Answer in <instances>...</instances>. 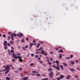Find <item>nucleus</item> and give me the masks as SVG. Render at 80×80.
<instances>
[{"label":"nucleus","instance_id":"f8f14e48","mask_svg":"<svg viewBox=\"0 0 80 80\" xmlns=\"http://www.w3.org/2000/svg\"><path fill=\"white\" fill-rule=\"evenodd\" d=\"M69 70H71L72 72H75V70L73 69H71V68H69Z\"/></svg>","mask_w":80,"mask_h":80},{"label":"nucleus","instance_id":"a878e982","mask_svg":"<svg viewBox=\"0 0 80 80\" xmlns=\"http://www.w3.org/2000/svg\"><path fill=\"white\" fill-rule=\"evenodd\" d=\"M22 49L24 50H27V49L26 48H25V47H23L22 48Z\"/></svg>","mask_w":80,"mask_h":80},{"label":"nucleus","instance_id":"4468645a","mask_svg":"<svg viewBox=\"0 0 80 80\" xmlns=\"http://www.w3.org/2000/svg\"><path fill=\"white\" fill-rule=\"evenodd\" d=\"M55 68L56 69H57L58 70H60V68H59V67H55Z\"/></svg>","mask_w":80,"mask_h":80},{"label":"nucleus","instance_id":"72a5a7b5","mask_svg":"<svg viewBox=\"0 0 80 80\" xmlns=\"http://www.w3.org/2000/svg\"><path fill=\"white\" fill-rule=\"evenodd\" d=\"M4 49H5V50H7V47L5 46L4 47Z\"/></svg>","mask_w":80,"mask_h":80},{"label":"nucleus","instance_id":"ddd939ff","mask_svg":"<svg viewBox=\"0 0 80 80\" xmlns=\"http://www.w3.org/2000/svg\"><path fill=\"white\" fill-rule=\"evenodd\" d=\"M32 73H38V72H37V71H32Z\"/></svg>","mask_w":80,"mask_h":80},{"label":"nucleus","instance_id":"6ab92c4d","mask_svg":"<svg viewBox=\"0 0 80 80\" xmlns=\"http://www.w3.org/2000/svg\"><path fill=\"white\" fill-rule=\"evenodd\" d=\"M6 80H10V78L8 77H7L6 78Z\"/></svg>","mask_w":80,"mask_h":80},{"label":"nucleus","instance_id":"dca6fc26","mask_svg":"<svg viewBox=\"0 0 80 80\" xmlns=\"http://www.w3.org/2000/svg\"><path fill=\"white\" fill-rule=\"evenodd\" d=\"M65 77V76H64V75H62L60 76V78H61V79H63V77Z\"/></svg>","mask_w":80,"mask_h":80},{"label":"nucleus","instance_id":"052dcab7","mask_svg":"<svg viewBox=\"0 0 80 80\" xmlns=\"http://www.w3.org/2000/svg\"><path fill=\"white\" fill-rule=\"evenodd\" d=\"M55 48L57 50H59V49H58V48Z\"/></svg>","mask_w":80,"mask_h":80},{"label":"nucleus","instance_id":"58836bf2","mask_svg":"<svg viewBox=\"0 0 80 80\" xmlns=\"http://www.w3.org/2000/svg\"><path fill=\"white\" fill-rule=\"evenodd\" d=\"M32 48V46H30L29 48V49H31Z\"/></svg>","mask_w":80,"mask_h":80},{"label":"nucleus","instance_id":"e2e57ef3","mask_svg":"<svg viewBox=\"0 0 80 80\" xmlns=\"http://www.w3.org/2000/svg\"><path fill=\"white\" fill-rule=\"evenodd\" d=\"M9 66L10 67H12V65L11 64L9 65Z\"/></svg>","mask_w":80,"mask_h":80},{"label":"nucleus","instance_id":"2f4dec72","mask_svg":"<svg viewBox=\"0 0 80 80\" xmlns=\"http://www.w3.org/2000/svg\"><path fill=\"white\" fill-rule=\"evenodd\" d=\"M39 42L41 43L42 44H43V42L41 41H39Z\"/></svg>","mask_w":80,"mask_h":80},{"label":"nucleus","instance_id":"13d9d810","mask_svg":"<svg viewBox=\"0 0 80 80\" xmlns=\"http://www.w3.org/2000/svg\"><path fill=\"white\" fill-rule=\"evenodd\" d=\"M77 69L78 70H80V68H77Z\"/></svg>","mask_w":80,"mask_h":80},{"label":"nucleus","instance_id":"bb28decb","mask_svg":"<svg viewBox=\"0 0 80 80\" xmlns=\"http://www.w3.org/2000/svg\"><path fill=\"white\" fill-rule=\"evenodd\" d=\"M21 42L22 43H24V42H25V41L24 40V39H22V40H21Z\"/></svg>","mask_w":80,"mask_h":80},{"label":"nucleus","instance_id":"20e7f679","mask_svg":"<svg viewBox=\"0 0 80 80\" xmlns=\"http://www.w3.org/2000/svg\"><path fill=\"white\" fill-rule=\"evenodd\" d=\"M11 36L12 40L13 41H14V35H13V34H11Z\"/></svg>","mask_w":80,"mask_h":80},{"label":"nucleus","instance_id":"09e8293b","mask_svg":"<svg viewBox=\"0 0 80 80\" xmlns=\"http://www.w3.org/2000/svg\"><path fill=\"white\" fill-rule=\"evenodd\" d=\"M3 72L4 71L2 70H0V72Z\"/></svg>","mask_w":80,"mask_h":80},{"label":"nucleus","instance_id":"ea45409f","mask_svg":"<svg viewBox=\"0 0 80 80\" xmlns=\"http://www.w3.org/2000/svg\"><path fill=\"white\" fill-rule=\"evenodd\" d=\"M36 42V40H34L32 42L33 43H35Z\"/></svg>","mask_w":80,"mask_h":80},{"label":"nucleus","instance_id":"7c9ffc66","mask_svg":"<svg viewBox=\"0 0 80 80\" xmlns=\"http://www.w3.org/2000/svg\"><path fill=\"white\" fill-rule=\"evenodd\" d=\"M10 42L11 44H13V41H11Z\"/></svg>","mask_w":80,"mask_h":80},{"label":"nucleus","instance_id":"774afa93","mask_svg":"<svg viewBox=\"0 0 80 80\" xmlns=\"http://www.w3.org/2000/svg\"><path fill=\"white\" fill-rule=\"evenodd\" d=\"M25 48H28V45H26V46H25Z\"/></svg>","mask_w":80,"mask_h":80},{"label":"nucleus","instance_id":"f03ea898","mask_svg":"<svg viewBox=\"0 0 80 80\" xmlns=\"http://www.w3.org/2000/svg\"><path fill=\"white\" fill-rule=\"evenodd\" d=\"M49 75V77L51 78H53V72H51L50 73H48Z\"/></svg>","mask_w":80,"mask_h":80},{"label":"nucleus","instance_id":"aec40b11","mask_svg":"<svg viewBox=\"0 0 80 80\" xmlns=\"http://www.w3.org/2000/svg\"><path fill=\"white\" fill-rule=\"evenodd\" d=\"M61 69L62 70H64L63 66L62 65H61Z\"/></svg>","mask_w":80,"mask_h":80},{"label":"nucleus","instance_id":"de8ad7c7","mask_svg":"<svg viewBox=\"0 0 80 80\" xmlns=\"http://www.w3.org/2000/svg\"><path fill=\"white\" fill-rule=\"evenodd\" d=\"M36 54H38L39 53H40V52H36Z\"/></svg>","mask_w":80,"mask_h":80},{"label":"nucleus","instance_id":"9d476101","mask_svg":"<svg viewBox=\"0 0 80 80\" xmlns=\"http://www.w3.org/2000/svg\"><path fill=\"white\" fill-rule=\"evenodd\" d=\"M10 71V69H8L7 71L5 72V74H7L9 72V71Z\"/></svg>","mask_w":80,"mask_h":80},{"label":"nucleus","instance_id":"f704fd0d","mask_svg":"<svg viewBox=\"0 0 80 80\" xmlns=\"http://www.w3.org/2000/svg\"><path fill=\"white\" fill-rule=\"evenodd\" d=\"M8 47H10V46H11V44H10L9 43H8Z\"/></svg>","mask_w":80,"mask_h":80},{"label":"nucleus","instance_id":"39448f33","mask_svg":"<svg viewBox=\"0 0 80 80\" xmlns=\"http://www.w3.org/2000/svg\"><path fill=\"white\" fill-rule=\"evenodd\" d=\"M23 34L22 33L19 34V37H23Z\"/></svg>","mask_w":80,"mask_h":80},{"label":"nucleus","instance_id":"0e129e2a","mask_svg":"<svg viewBox=\"0 0 80 80\" xmlns=\"http://www.w3.org/2000/svg\"><path fill=\"white\" fill-rule=\"evenodd\" d=\"M48 64L49 65H52V63H51V62H48Z\"/></svg>","mask_w":80,"mask_h":80},{"label":"nucleus","instance_id":"79ce46f5","mask_svg":"<svg viewBox=\"0 0 80 80\" xmlns=\"http://www.w3.org/2000/svg\"><path fill=\"white\" fill-rule=\"evenodd\" d=\"M12 62H15V59H12Z\"/></svg>","mask_w":80,"mask_h":80},{"label":"nucleus","instance_id":"e433bc0d","mask_svg":"<svg viewBox=\"0 0 80 80\" xmlns=\"http://www.w3.org/2000/svg\"><path fill=\"white\" fill-rule=\"evenodd\" d=\"M39 62L40 63H43V61L42 60L39 61Z\"/></svg>","mask_w":80,"mask_h":80},{"label":"nucleus","instance_id":"4d7b16f0","mask_svg":"<svg viewBox=\"0 0 80 80\" xmlns=\"http://www.w3.org/2000/svg\"><path fill=\"white\" fill-rule=\"evenodd\" d=\"M42 65H43V66H44V67H45V66H46V64H42Z\"/></svg>","mask_w":80,"mask_h":80},{"label":"nucleus","instance_id":"423d86ee","mask_svg":"<svg viewBox=\"0 0 80 80\" xmlns=\"http://www.w3.org/2000/svg\"><path fill=\"white\" fill-rule=\"evenodd\" d=\"M3 45L4 46H7V42L6 41H5L4 42Z\"/></svg>","mask_w":80,"mask_h":80},{"label":"nucleus","instance_id":"4c0bfd02","mask_svg":"<svg viewBox=\"0 0 80 80\" xmlns=\"http://www.w3.org/2000/svg\"><path fill=\"white\" fill-rule=\"evenodd\" d=\"M57 80H60V77L57 78Z\"/></svg>","mask_w":80,"mask_h":80},{"label":"nucleus","instance_id":"bf43d9fd","mask_svg":"<svg viewBox=\"0 0 80 80\" xmlns=\"http://www.w3.org/2000/svg\"><path fill=\"white\" fill-rule=\"evenodd\" d=\"M26 40H27V41H28V38H26Z\"/></svg>","mask_w":80,"mask_h":80},{"label":"nucleus","instance_id":"5fc2aeb1","mask_svg":"<svg viewBox=\"0 0 80 80\" xmlns=\"http://www.w3.org/2000/svg\"><path fill=\"white\" fill-rule=\"evenodd\" d=\"M39 50H39V49H36V51H37V52H38V51H39Z\"/></svg>","mask_w":80,"mask_h":80},{"label":"nucleus","instance_id":"69168bd1","mask_svg":"<svg viewBox=\"0 0 80 80\" xmlns=\"http://www.w3.org/2000/svg\"><path fill=\"white\" fill-rule=\"evenodd\" d=\"M33 65H34V64L33 63H32L31 64V66H33Z\"/></svg>","mask_w":80,"mask_h":80},{"label":"nucleus","instance_id":"473e14b6","mask_svg":"<svg viewBox=\"0 0 80 80\" xmlns=\"http://www.w3.org/2000/svg\"><path fill=\"white\" fill-rule=\"evenodd\" d=\"M13 34L14 37H17V34H15V33L14 32V33H13Z\"/></svg>","mask_w":80,"mask_h":80},{"label":"nucleus","instance_id":"6e6552de","mask_svg":"<svg viewBox=\"0 0 80 80\" xmlns=\"http://www.w3.org/2000/svg\"><path fill=\"white\" fill-rule=\"evenodd\" d=\"M28 77H25L22 78V80H28Z\"/></svg>","mask_w":80,"mask_h":80},{"label":"nucleus","instance_id":"680f3d73","mask_svg":"<svg viewBox=\"0 0 80 80\" xmlns=\"http://www.w3.org/2000/svg\"><path fill=\"white\" fill-rule=\"evenodd\" d=\"M8 34L9 35H10V34H11V32H8Z\"/></svg>","mask_w":80,"mask_h":80},{"label":"nucleus","instance_id":"338daca9","mask_svg":"<svg viewBox=\"0 0 80 80\" xmlns=\"http://www.w3.org/2000/svg\"><path fill=\"white\" fill-rule=\"evenodd\" d=\"M75 78H78V76H75Z\"/></svg>","mask_w":80,"mask_h":80},{"label":"nucleus","instance_id":"a18cd8bd","mask_svg":"<svg viewBox=\"0 0 80 80\" xmlns=\"http://www.w3.org/2000/svg\"><path fill=\"white\" fill-rule=\"evenodd\" d=\"M44 55H45V56H47V53H45Z\"/></svg>","mask_w":80,"mask_h":80},{"label":"nucleus","instance_id":"3c124183","mask_svg":"<svg viewBox=\"0 0 80 80\" xmlns=\"http://www.w3.org/2000/svg\"><path fill=\"white\" fill-rule=\"evenodd\" d=\"M60 67V65L58 64L57 65V67Z\"/></svg>","mask_w":80,"mask_h":80},{"label":"nucleus","instance_id":"5701e85b","mask_svg":"<svg viewBox=\"0 0 80 80\" xmlns=\"http://www.w3.org/2000/svg\"><path fill=\"white\" fill-rule=\"evenodd\" d=\"M18 70H20V71H22V68H18Z\"/></svg>","mask_w":80,"mask_h":80},{"label":"nucleus","instance_id":"6e6d98bb","mask_svg":"<svg viewBox=\"0 0 80 80\" xmlns=\"http://www.w3.org/2000/svg\"><path fill=\"white\" fill-rule=\"evenodd\" d=\"M39 76H40V74H38L37 75V77H39Z\"/></svg>","mask_w":80,"mask_h":80},{"label":"nucleus","instance_id":"0eeeda50","mask_svg":"<svg viewBox=\"0 0 80 80\" xmlns=\"http://www.w3.org/2000/svg\"><path fill=\"white\" fill-rule=\"evenodd\" d=\"M14 50H11V53H10V52H8V54H9V55H12V53H14Z\"/></svg>","mask_w":80,"mask_h":80},{"label":"nucleus","instance_id":"864d4df0","mask_svg":"<svg viewBox=\"0 0 80 80\" xmlns=\"http://www.w3.org/2000/svg\"><path fill=\"white\" fill-rule=\"evenodd\" d=\"M8 40H10V38H10V37H8Z\"/></svg>","mask_w":80,"mask_h":80},{"label":"nucleus","instance_id":"a211bd4d","mask_svg":"<svg viewBox=\"0 0 80 80\" xmlns=\"http://www.w3.org/2000/svg\"><path fill=\"white\" fill-rule=\"evenodd\" d=\"M58 52L63 53V51L62 49H60L59 51Z\"/></svg>","mask_w":80,"mask_h":80},{"label":"nucleus","instance_id":"c03bdc74","mask_svg":"<svg viewBox=\"0 0 80 80\" xmlns=\"http://www.w3.org/2000/svg\"><path fill=\"white\" fill-rule=\"evenodd\" d=\"M2 36L3 37H6V35H5V34H3V35H2Z\"/></svg>","mask_w":80,"mask_h":80},{"label":"nucleus","instance_id":"9b49d317","mask_svg":"<svg viewBox=\"0 0 80 80\" xmlns=\"http://www.w3.org/2000/svg\"><path fill=\"white\" fill-rule=\"evenodd\" d=\"M71 77V76L70 75H68V76L66 77L67 79L68 80Z\"/></svg>","mask_w":80,"mask_h":80},{"label":"nucleus","instance_id":"a19ab883","mask_svg":"<svg viewBox=\"0 0 80 80\" xmlns=\"http://www.w3.org/2000/svg\"><path fill=\"white\" fill-rule=\"evenodd\" d=\"M35 58H37L38 57V55H36L35 56Z\"/></svg>","mask_w":80,"mask_h":80},{"label":"nucleus","instance_id":"4be33fe9","mask_svg":"<svg viewBox=\"0 0 80 80\" xmlns=\"http://www.w3.org/2000/svg\"><path fill=\"white\" fill-rule=\"evenodd\" d=\"M52 68H49L48 69V71H49V72H52Z\"/></svg>","mask_w":80,"mask_h":80},{"label":"nucleus","instance_id":"603ef678","mask_svg":"<svg viewBox=\"0 0 80 80\" xmlns=\"http://www.w3.org/2000/svg\"><path fill=\"white\" fill-rule=\"evenodd\" d=\"M70 57H71V58H73V55H71Z\"/></svg>","mask_w":80,"mask_h":80},{"label":"nucleus","instance_id":"412c9836","mask_svg":"<svg viewBox=\"0 0 80 80\" xmlns=\"http://www.w3.org/2000/svg\"><path fill=\"white\" fill-rule=\"evenodd\" d=\"M40 43H38V44H37V48H38L39 47H40Z\"/></svg>","mask_w":80,"mask_h":80},{"label":"nucleus","instance_id":"c85d7f7f","mask_svg":"<svg viewBox=\"0 0 80 80\" xmlns=\"http://www.w3.org/2000/svg\"><path fill=\"white\" fill-rule=\"evenodd\" d=\"M48 80V78H46L42 79V80Z\"/></svg>","mask_w":80,"mask_h":80},{"label":"nucleus","instance_id":"b1692460","mask_svg":"<svg viewBox=\"0 0 80 80\" xmlns=\"http://www.w3.org/2000/svg\"><path fill=\"white\" fill-rule=\"evenodd\" d=\"M50 60L51 61H53V59L51 57L50 58Z\"/></svg>","mask_w":80,"mask_h":80},{"label":"nucleus","instance_id":"f3484780","mask_svg":"<svg viewBox=\"0 0 80 80\" xmlns=\"http://www.w3.org/2000/svg\"><path fill=\"white\" fill-rule=\"evenodd\" d=\"M41 53L42 54V55H44V54L45 53V52H44V51H43V50H41Z\"/></svg>","mask_w":80,"mask_h":80},{"label":"nucleus","instance_id":"49530a36","mask_svg":"<svg viewBox=\"0 0 80 80\" xmlns=\"http://www.w3.org/2000/svg\"><path fill=\"white\" fill-rule=\"evenodd\" d=\"M79 62V61H78V60H76L75 61V62L76 63H78Z\"/></svg>","mask_w":80,"mask_h":80},{"label":"nucleus","instance_id":"1a4fd4ad","mask_svg":"<svg viewBox=\"0 0 80 80\" xmlns=\"http://www.w3.org/2000/svg\"><path fill=\"white\" fill-rule=\"evenodd\" d=\"M62 64L64 65V67H68V65H67V64L65 63H63Z\"/></svg>","mask_w":80,"mask_h":80},{"label":"nucleus","instance_id":"c756f323","mask_svg":"<svg viewBox=\"0 0 80 80\" xmlns=\"http://www.w3.org/2000/svg\"><path fill=\"white\" fill-rule=\"evenodd\" d=\"M56 62L57 64H58L59 63V62L58 60L56 61Z\"/></svg>","mask_w":80,"mask_h":80},{"label":"nucleus","instance_id":"f257e3e1","mask_svg":"<svg viewBox=\"0 0 80 80\" xmlns=\"http://www.w3.org/2000/svg\"><path fill=\"white\" fill-rule=\"evenodd\" d=\"M12 55L14 58H15L16 60H17V59L18 58V61H20V62H23V59L22 58V57L20 56V53H18L16 55L15 54H13ZM16 55H17L18 56H16Z\"/></svg>","mask_w":80,"mask_h":80},{"label":"nucleus","instance_id":"8fccbe9b","mask_svg":"<svg viewBox=\"0 0 80 80\" xmlns=\"http://www.w3.org/2000/svg\"><path fill=\"white\" fill-rule=\"evenodd\" d=\"M57 74H56V75H59V74H60V73H59V72H57Z\"/></svg>","mask_w":80,"mask_h":80},{"label":"nucleus","instance_id":"cd10ccee","mask_svg":"<svg viewBox=\"0 0 80 80\" xmlns=\"http://www.w3.org/2000/svg\"><path fill=\"white\" fill-rule=\"evenodd\" d=\"M68 59H70V58L69 57L65 58V60H67Z\"/></svg>","mask_w":80,"mask_h":80},{"label":"nucleus","instance_id":"c9c22d12","mask_svg":"<svg viewBox=\"0 0 80 80\" xmlns=\"http://www.w3.org/2000/svg\"><path fill=\"white\" fill-rule=\"evenodd\" d=\"M30 46H32V45H33V43H31L30 44Z\"/></svg>","mask_w":80,"mask_h":80},{"label":"nucleus","instance_id":"7ed1b4c3","mask_svg":"<svg viewBox=\"0 0 80 80\" xmlns=\"http://www.w3.org/2000/svg\"><path fill=\"white\" fill-rule=\"evenodd\" d=\"M8 69H10V68L9 65H7L6 67L5 68V69L3 70V71L5 72V71H6V70H8Z\"/></svg>","mask_w":80,"mask_h":80},{"label":"nucleus","instance_id":"2eb2a0df","mask_svg":"<svg viewBox=\"0 0 80 80\" xmlns=\"http://www.w3.org/2000/svg\"><path fill=\"white\" fill-rule=\"evenodd\" d=\"M71 65H73L75 64V62L73 61H71Z\"/></svg>","mask_w":80,"mask_h":80},{"label":"nucleus","instance_id":"37998d69","mask_svg":"<svg viewBox=\"0 0 80 80\" xmlns=\"http://www.w3.org/2000/svg\"><path fill=\"white\" fill-rule=\"evenodd\" d=\"M40 51L42 50V47H41L39 49Z\"/></svg>","mask_w":80,"mask_h":80},{"label":"nucleus","instance_id":"393cba45","mask_svg":"<svg viewBox=\"0 0 80 80\" xmlns=\"http://www.w3.org/2000/svg\"><path fill=\"white\" fill-rule=\"evenodd\" d=\"M59 58H62V55L61 54H59Z\"/></svg>","mask_w":80,"mask_h":80}]
</instances>
